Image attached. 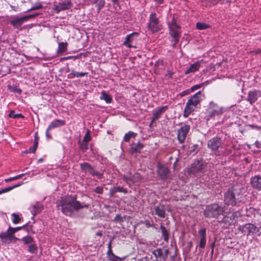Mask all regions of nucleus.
<instances>
[{
  "label": "nucleus",
  "mask_w": 261,
  "mask_h": 261,
  "mask_svg": "<svg viewBox=\"0 0 261 261\" xmlns=\"http://www.w3.org/2000/svg\"><path fill=\"white\" fill-rule=\"evenodd\" d=\"M50 129H48V128L46 129V132H45V136L47 139H50L51 138V136L49 134V132Z\"/></svg>",
  "instance_id": "59"
},
{
  "label": "nucleus",
  "mask_w": 261,
  "mask_h": 261,
  "mask_svg": "<svg viewBox=\"0 0 261 261\" xmlns=\"http://www.w3.org/2000/svg\"><path fill=\"white\" fill-rule=\"evenodd\" d=\"M137 135L136 133H135L133 132H129L128 133L125 134L123 137V141L124 142H128L129 141L130 139L132 138H135Z\"/></svg>",
  "instance_id": "32"
},
{
  "label": "nucleus",
  "mask_w": 261,
  "mask_h": 261,
  "mask_svg": "<svg viewBox=\"0 0 261 261\" xmlns=\"http://www.w3.org/2000/svg\"><path fill=\"white\" fill-rule=\"evenodd\" d=\"M169 254V250L168 249L160 248L152 251V254L157 261H166Z\"/></svg>",
  "instance_id": "14"
},
{
  "label": "nucleus",
  "mask_w": 261,
  "mask_h": 261,
  "mask_svg": "<svg viewBox=\"0 0 261 261\" xmlns=\"http://www.w3.org/2000/svg\"><path fill=\"white\" fill-rule=\"evenodd\" d=\"M237 214H238V217L240 216V214L239 212H235V213H233L232 214L230 219H231V218H232L233 219H234L235 217H237Z\"/></svg>",
  "instance_id": "62"
},
{
  "label": "nucleus",
  "mask_w": 261,
  "mask_h": 261,
  "mask_svg": "<svg viewBox=\"0 0 261 261\" xmlns=\"http://www.w3.org/2000/svg\"><path fill=\"white\" fill-rule=\"evenodd\" d=\"M16 180V178L15 177H10V178H7V179H5V181L6 182H10V181H13V180Z\"/></svg>",
  "instance_id": "63"
},
{
  "label": "nucleus",
  "mask_w": 261,
  "mask_h": 261,
  "mask_svg": "<svg viewBox=\"0 0 261 261\" xmlns=\"http://www.w3.org/2000/svg\"><path fill=\"white\" fill-rule=\"evenodd\" d=\"M203 62V60L197 61L192 64H191L190 67L185 71V74L186 75L189 74L190 73H194L199 70V68L201 66V63Z\"/></svg>",
  "instance_id": "22"
},
{
  "label": "nucleus",
  "mask_w": 261,
  "mask_h": 261,
  "mask_svg": "<svg viewBox=\"0 0 261 261\" xmlns=\"http://www.w3.org/2000/svg\"><path fill=\"white\" fill-rule=\"evenodd\" d=\"M24 18L25 17H22L14 19L10 21V24L14 28H18L20 27L24 21H25Z\"/></svg>",
  "instance_id": "27"
},
{
  "label": "nucleus",
  "mask_w": 261,
  "mask_h": 261,
  "mask_svg": "<svg viewBox=\"0 0 261 261\" xmlns=\"http://www.w3.org/2000/svg\"><path fill=\"white\" fill-rule=\"evenodd\" d=\"M89 206V204L77 201V196L75 195L62 197L57 202L58 210H60L63 214L69 217L73 216L80 210L84 208H88Z\"/></svg>",
  "instance_id": "1"
},
{
  "label": "nucleus",
  "mask_w": 261,
  "mask_h": 261,
  "mask_svg": "<svg viewBox=\"0 0 261 261\" xmlns=\"http://www.w3.org/2000/svg\"><path fill=\"white\" fill-rule=\"evenodd\" d=\"M67 42H59L58 44V52L63 53L67 50Z\"/></svg>",
  "instance_id": "33"
},
{
  "label": "nucleus",
  "mask_w": 261,
  "mask_h": 261,
  "mask_svg": "<svg viewBox=\"0 0 261 261\" xmlns=\"http://www.w3.org/2000/svg\"><path fill=\"white\" fill-rule=\"evenodd\" d=\"M155 214L159 217L164 218L166 216L165 206L163 204H159L154 207Z\"/></svg>",
  "instance_id": "23"
},
{
  "label": "nucleus",
  "mask_w": 261,
  "mask_h": 261,
  "mask_svg": "<svg viewBox=\"0 0 261 261\" xmlns=\"http://www.w3.org/2000/svg\"><path fill=\"white\" fill-rule=\"evenodd\" d=\"M248 127H251L252 129H256L257 130H260L261 133V127L260 126L254 124H249L248 125Z\"/></svg>",
  "instance_id": "53"
},
{
  "label": "nucleus",
  "mask_w": 261,
  "mask_h": 261,
  "mask_svg": "<svg viewBox=\"0 0 261 261\" xmlns=\"http://www.w3.org/2000/svg\"><path fill=\"white\" fill-rule=\"evenodd\" d=\"M88 74V72H76L74 70H71V73L70 74L68 75V76L71 75V77H83L84 76H87Z\"/></svg>",
  "instance_id": "31"
},
{
  "label": "nucleus",
  "mask_w": 261,
  "mask_h": 261,
  "mask_svg": "<svg viewBox=\"0 0 261 261\" xmlns=\"http://www.w3.org/2000/svg\"><path fill=\"white\" fill-rule=\"evenodd\" d=\"M170 174L168 167L165 165L159 163L157 164V174L160 178L163 180H166Z\"/></svg>",
  "instance_id": "15"
},
{
  "label": "nucleus",
  "mask_w": 261,
  "mask_h": 261,
  "mask_svg": "<svg viewBox=\"0 0 261 261\" xmlns=\"http://www.w3.org/2000/svg\"><path fill=\"white\" fill-rule=\"evenodd\" d=\"M258 211L253 207H249L246 210V215L250 218H255Z\"/></svg>",
  "instance_id": "28"
},
{
  "label": "nucleus",
  "mask_w": 261,
  "mask_h": 261,
  "mask_svg": "<svg viewBox=\"0 0 261 261\" xmlns=\"http://www.w3.org/2000/svg\"><path fill=\"white\" fill-rule=\"evenodd\" d=\"M190 129V126L187 124H184L178 129L177 137L179 143L182 144L185 142Z\"/></svg>",
  "instance_id": "13"
},
{
  "label": "nucleus",
  "mask_w": 261,
  "mask_h": 261,
  "mask_svg": "<svg viewBox=\"0 0 261 261\" xmlns=\"http://www.w3.org/2000/svg\"><path fill=\"white\" fill-rule=\"evenodd\" d=\"M20 185H21V183L15 185H14L13 186H11V187H7V188H5L2 189L0 190V195L2 194L3 193H5L9 192L11 190H13V189L20 186Z\"/></svg>",
  "instance_id": "34"
},
{
  "label": "nucleus",
  "mask_w": 261,
  "mask_h": 261,
  "mask_svg": "<svg viewBox=\"0 0 261 261\" xmlns=\"http://www.w3.org/2000/svg\"><path fill=\"white\" fill-rule=\"evenodd\" d=\"M37 250V247L36 244H33L29 247V251L32 253H34Z\"/></svg>",
  "instance_id": "45"
},
{
  "label": "nucleus",
  "mask_w": 261,
  "mask_h": 261,
  "mask_svg": "<svg viewBox=\"0 0 261 261\" xmlns=\"http://www.w3.org/2000/svg\"><path fill=\"white\" fill-rule=\"evenodd\" d=\"M224 112L223 107L219 106L213 101L209 103L206 110L205 119L206 121L214 119L216 117L221 116Z\"/></svg>",
  "instance_id": "5"
},
{
  "label": "nucleus",
  "mask_w": 261,
  "mask_h": 261,
  "mask_svg": "<svg viewBox=\"0 0 261 261\" xmlns=\"http://www.w3.org/2000/svg\"><path fill=\"white\" fill-rule=\"evenodd\" d=\"M92 191L97 194H102L103 193V188L102 187L98 186L95 189H93Z\"/></svg>",
  "instance_id": "42"
},
{
  "label": "nucleus",
  "mask_w": 261,
  "mask_h": 261,
  "mask_svg": "<svg viewBox=\"0 0 261 261\" xmlns=\"http://www.w3.org/2000/svg\"><path fill=\"white\" fill-rule=\"evenodd\" d=\"M144 147V145L140 142L138 143L134 142L130 145V151L132 153L140 152Z\"/></svg>",
  "instance_id": "25"
},
{
  "label": "nucleus",
  "mask_w": 261,
  "mask_h": 261,
  "mask_svg": "<svg viewBox=\"0 0 261 261\" xmlns=\"http://www.w3.org/2000/svg\"><path fill=\"white\" fill-rule=\"evenodd\" d=\"M239 190L236 186L228 188L224 194V202L227 205H237L241 201Z\"/></svg>",
  "instance_id": "2"
},
{
  "label": "nucleus",
  "mask_w": 261,
  "mask_h": 261,
  "mask_svg": "<svg viewBox=\"0 0 261 261\" xmlns=\"http://www.w3.org/2000/svg\"><path fill=\"white\" fill-rule=\"evenodd\" d=\"M80 148L83 151H86L88 148V142H85H85L84 141H82L80 143Z\"/></svg>",
  "instance_id": "43"
},
{
  "label": "nucleus",
  "mask_w": 261,
  "mask_h": 261,
  "mask_svg": "<svg viewBox=\"0 0 261 261\" xmlns=\"http://www.w3.org/2000/svg\"><path fill=\"white\" fill-rule=\"evenodd\" d=\"M222 143L221 138L216 136L208 140L207 142V148L217 154L219 153V150L221 147Z\"/></svg>",
  "instance_id": "11"
},
{
  "label": "nucleus",
  "mask_w": 261,
  "mask_h": 261,
  "mask_svg": "<svg viewBox=\"0 0 261 261\" xmlns=\"http://www.w3.org/2000/svg\"><path fill=\"white\" fill-rule=\"evenodd\" d=\"M198 234L201 238H206V229L205 228H201L198 231Z\"/></svg>",
  "instance_id": "46"
},
{
  "label": "nucleus",
  "mask_w": 261,
  "mask_h": 261,
  "mask_svg": "<svg viewBox=\"0 0 261 261\" xmlns=\"http://www.w3.org/2000/svg\"><path fill=\"white\" fill-rule=\"evenodd\" d=\"M38 15L37 14H32V15H27V16H23V17H25L24 18V20L25 21H27L28 19L29 18H33L36 16Z\"/></svg>",
  "instance_id": "60"
},
{
  "label": "nucleus",
  "mask_w": 261,
  "mask_h": 261,
  "mask_svg": "<svg viewBox=\"0 0 261 261\" xmlns=\"http://www.w3.org/2000/svg\"><path fill=\"white\" fill-rule=\"evenodd\" d=\"M30 208L33 218L42 211L43 206L41 203L37 202L35 204L32 205Z\"/></svg>",
  "instance_id": "24"
},
{
  "label": "nucleus",
  "mask_w": 261,
  "mask_h": 261,
  "mask_svg": "<svg viewBox=\"0 0 261 261\" xmlns=\"http://www.w3.org/2000/svg\"><path fill=\"white\" fill-rule=\"evenodd\" d=\"M107 254L108 258L109 259L110 257L112 256V255L115 254L113 252L112 248L110 247L109 249L108 250Z\"/></svg>",
  "instance_id": "54"
},
{
  "label": "nucleus",
  "mask_w": 261,
  "mask_h": 261,
  "mask_svg": "<svg viewBox=\"0 0 261 261\" xmlns=\"http://www.w3.org/2000/svg\"><path fill=\"white\" fill-rule=\"evenodd\" d=\"M225 211L224 206H222L217 203H214L206 206L203 211V215L206 218H217L220 215H223Z\"/></svg>",
  "instance_id": "4"
},
{
  "label": "nucleus",
  "mask_w": 261,
  "mask_h": 261,
  "mask_svg": "<svg viewBox=\"0 0 261 261\" xmlns=\"http://www.w3.org/2000/svg\"><path fill=\"white\" fill-rule=\"evenodd\" d=\"M206 244V238H200L199 242V247L203 249L205 247Z\"/></svg>",
  "instance_id": "47"
},
{
  "label": "nucleus",
  "mask_w": 261,
  "mask_h": 261,
  "mask_svg": "<svg viewBox=\"0 0 261 261\" xmlns=\"http://www.w3.org/2000/svg\"><path fill=\"white\" fill-rule=\"evenodd\" d=\"M114 190L116 193L117 192H122L124 194L127 193V189L126 188H124L121 187H114Z\"/></svg>",
  "instance_id": "41"
},
{
  "label": "nucleus",
  "mask_w": 261,
  "mask_h": 261,
  "mask_svg": "<svg viewBox=\"0 0 261 261\" xmlns=\"http://www.w3.org/2000/svg\"><path fill=\"white\" fill-rule=\"evenodd\" d=\"M115 193H116V192L114 190V187H113L110 189L109 195H110V197H114Z\"/></svg>",
  "instance_id": "57"
},
{
  "label": "nucleus",
  "mask_w": 261,
  "mask_h": 261,
  "mask_svg": "<svg viewBox=\"0 0 261 261\" xmlns=\"http://www.w3.org/2000/svg\"><path fill=\"white\" fill-rule=\"evenodd\" d=\"M210 27V25L203 22H197L196 23V28L200 30L206 29Z\"/></svg>",
  "instance_id": "36"
},
{
  "label": "nucleus",
  "mask_w": 261,
  "mask_h": 261,
  "mask_svg": "<svg viewBox=\"0 0 261 261\" xmlns=\"http://www.w3.org/2000/svg\"><path fill=\"white\" fill-rule=\"evenodd\" d=\"M72 3L70 0H64L58 5H54L53 10L57 13L62 11L69 10L72 7Z\"/></svg>",
  "instance_id": "16"
},
{
  "label": "nucleus",
  "mask_w": 261,
  "mask_h": 261,
  "mask_svg": "<svg viewBox=\"0 0 261 261\" xmlns=\"http://www.w3.org/2000/svg\"><path fill=\"white\" fill-rule=\"evenodd\" d=\"M147 28L152 33L158 32L162 29V25L160 23L159 19L155 13L152 12L149 15Z\"/></svg>",
  "instance_id": "9"
},
{
  "label": "nucleus",
  "mask_w": 261,
  "mask_h": 261,
  "mask_svg": "<svg viewBox=\"0 0 261 261\" xmlns=\"http://www.w3.org/2000/svg\"><path fill=\"white\" fill-rule=\"evenodd\" d=\"M37 148L36 147H35L33 145L28 150V151H27V152H29V153H35L36 150Z\"/></svg>",
  "instance_id": "56"
},
{
  "label": "nucleus",
  "mask_w": 261,
  "mask_h": 261,
  "mask_svg": "<svg viewBox=\"0 0 261 261\" xmlns=\"http://www.w3.org/2000/svg\"><path fill=\"white\" fill-rule=\"evenodd\" d=\"M123 179L128 185L130 184H135L139 182L142 178L140 173H135L132 174L131 173H128L123 175Z\"/></svg>",
  "instance_id": "17"
},
{
  "label": "nucleus",
  "mask_w": 261,
  "mask_h": 261,
  "mask_svg": "<svg viewBox=\"0 0 261 261\" xmlns=\"http://www.w3.org/2000/svg\"><path fill=\"white\" fill-rule=\"evenodd\" d=\"M261 53V49L259 48L250 51V54L253 55H257Z\"/></svg>",
  "instance_id": "55"
},
{
  "label": "nucleus",
  "mask_w": 261,
  "mask_h": 261,
  "mask_svg": "<svg viewBox=\"0 0 261 261\" xmlns=\"http://www.w3.org/2000/svg\"><path fill=\"white\" fill-rule=\"evenodd\" d=\"M209 6H214L218 4L220 0H205Z\"/></svg>",
  "instance_id": "49"
},
{
  "label": "nucleus",
  "mask_w": 261,
  "mask_h": 261,
  "mask_svg": "<svg viewBox=\"0 0 261 261\" xmlns=\"http://www.w3.org/2000/svg\"><path fill=\"white\" fill-rule=\"evenodd\" d=\"M173 74H174V72L172 71L168 70V73L166 74V76H168L169 78H172V76Z\"/></svg>",
  "instance_id": "64"
},
{
  "label": "nucleus",
  "mask_w": 261,
  "mask_h": 261,
  "mask_svg": "<svg viewBox=\"0 0 261 261\" xmlns=\"http://www.w3.org/2000/svg\"><path fill=\"white\" fill-rule=\"evenodd\" d=\"M138 36V33H133L129 35H128L125 37V40L123 43V44L129 47L132 48L135 47L133 45L134 41L135 40L134 37H137Z\"/></svg>",
  "instance_id": "20"
},
{
  "label": "nucleus",
  "mask_w": 261,
  "mask_h": 261,
  "mask_svg": "<svg viewBox=\"0 0 261 261\" xmlns=\"http://www.w3.org/2000/svg\"><path fill=\"white\" fill-rule=\"evenodd\" d=\"M81 170L86 174L89 173L92 176H95L98 179H101L103 177V173L96 170L94 168L88 163L85 162L80 164Z\"/></svg>",
  "instance_id": "10"
},
{
  "label": "nucleus",
  "mask_w": 261,
  "mask_h": 261,
  "mask_svg": "<svg viewBox=\"0 0 261 261\" xmlns=\"http://www.w3.org/2000/svg\"><path fill=\"white\" fill-rule=\"evenodd\" d=\"M160 65H163V61L162 60H158L155 63V67H159Z\"/></svg>",
  "instance_id": "58"
},
{
  "label": "nucleus",
  "mask_w": 261,
  "mask_h": 261,
  "mask_svg": "<svg viewBox=\"0 0 261 261\" xmlns=\"http://www.w3.org/2000/svg\"><path fill=\"white\" fill-rule=\"evenodd\" d=\"M250 182L253 188L261 190V176L255 175L252 177L250 178Z\"/></svg>",
  "instance_id": "21"
},
{
  "label": "nucleus",
  "mask_w": 261,
  "mask_h": 261,
  "mask_svg": "<svg viewBox=\"0 0 261 261\" xmlns=\"http://www.w3.org/2000/svg\"><path fill=\"white\" fill-rule=\"evenodd\" d=\"M168 26L170 35L172 37V42H174L173 45L174 46L179 42L181 36L180 27L176 24L174 17L171 21L169 22Z\"/></svg>",
  "instance_id": "7"
},
{
  "label": "nucleus",
  "mask_w": 261,
  "mask_h": 261,
  "mask_svg": "<svg viewBox=\"0 0 261 261\" xmlns=\"http://www.w3.org/2000/svg\"><path fill=\"white\" fill-rule=\"evenodd\" d=\"M168 109V106L156 108L153 111L150 124H152L155 120L159 119L161 115L164 113Z\"/></svg>",
  "instance_id": "18"
},
{
  "label": "nucleus",
  "mask_w": 261,
  "mask_h": 261,
  "mask_svg": "<svg viewBox=\"0 0 261 261\" xmlns=\"http://www.w3.org/2000/svg\"><path fill=\"white\" fill-rule=\"evenodd\" d=\"M204 84H205V83H201V84H197V85H195L193 86L190 88L191 91V92H193V91H194L195 90H197L201 88Z\"/></svg>",
  "instance_id": "44"
},
{
  "label": "nucleus",
  "mask_w": 261,
  "mask_h": 261,
  "mask_svg": "<svg viewBox=\"0 0 261 261\" xmlns=\"http://www.w3.org/2000/svg\"><path fill=\"white\" fill-rule=\"evenodd\" d=\"M22 241L25 245L32 243L34 242V239L31 236L24 237L22 239Z\"/></svg>",
  "instance_id": "37"
},
{
  "label": "nucleus",
  "mask_w": 261,
  "mask_h": 261,
  "mask_svg": "<svg viewBox=\"0 0 261 261\" xmlns=\"http://www.w3.org/2000/svg\"><path fill=\"white\" fill-rule=\"evenodd\" d=\"M12 216L13 218L12 219V222L14 224H17L20 221L21 218L19 217V216L18 214H15V213H13L12 214Z\"/></svg>",
  "instance_id": "39"
},
{
  "label": "nucleus",
  "mask_w": 261,
  "mask_h": 261,
  "mask_svg": "<svg viewBox=\"0 0 261 261\" xmlns=\"http://www.w3.org/2000/svg\"><path fill=\"white\" fill-rule=\"evenodd\" d=\"M64 125H65V122L64 120L57 119L51 122L47 128L48 129H51Z\"/></svg>",
  "instance_id": "26"
},
{
  "label": "nucleus",
  "mask_w": 261,
  "mask_h": 261,
  "mask_svg": "<svg viewBox=\"0 0 261 261\" xmlns=\"http://www.w3.org/2000/svg\"><path fill=\"white\" fill-rule=\"evenodd\" d=\"M261 96V91L254 90L248 92L247 100L252 105Z\"/></svg>",
  "instance_id": "19"
},
{
  "label": "nucleus",
  "mask_w": 261,
  "mask_h": 261,
  "mask_svg": "<svg viewBox=\"0 0 261 261\" xmlns=\"http://www.w3.org/2000/svg\"><path fill=\"white\" fill-rule=\"evenodd\" d=\"M190 92H191L190 89H187L186 90H185V91L181 92L180 93V95L181 97H183V96H186L187 95L189 94L190 93Z\"/></svg>",
  "instance_id": "51"
},
{
  "label": "nucleus",
  "mask_w": 261,
  "mask_h": 261,
  "mask_svg": "<svg viewBox=\"0 0 261 261\" xmlns=\"http://www.w3.org/2000/svg\"><path fill=\"white\" fill-rule=\"evenodd\" d=\"M96 4V6L97 7V11L99 12L101 9L105 6V0H98Z\"/></svg>",
  "instance_id": "38"
},
{
  "label": "nucleus",
  "mask_w": 261,
  "mask_h": 261,
  "mask_svg": "<svg viewBox=\"0 0 261 261\" xmlns=\"http://www.w3.org/2000/svg\"><path fill=\"white\" fill-rule=\"evenodd\" d=\"M90 140L91 137L89 134V132H87L84 137L83 141L88 142L90 141Z\"/></svg>",
  "instance_id": "50"
},
{
  "label": "nucleus",
  "mask_w": 261,
  "mask_h": 261,
  "mask_svg": "<svg viewBox=\"0 0 261 261\" xmlns=\"http://www.w3.org/2000/svg\"><path fill=\"white\" fill-rule=\"evenodd\" d=\"M27 226H28V224H26L22 226L14 228L10 226L6 231L2 232L1 236L3 239L4 242L9 244L12 242H15L18 239L14 236V233L16 231L25 228Z\"/></svg>",
  "instance_id": "6"
},
{
  "label": "nucleus",
  "mask_w": 261,
  "mask_h": 261,
  "mask_svg": "<svg viewBox=\"0 0 261 261\" xmlns=\"http://www.w3.org/2000/svg\"><path fill=\"white\" fill-rule=\"evenodd\" d=\"M160 229L161 230L162 234L164 240L165 242H168L169 238V231L163 225H161Z\"/></svg>",
  "instance_id": "29"
},
{
  "label": "nucleus",
  "mask_w": 261,
  "mask_h": 261,
  "mask_svg": "<svg viewBox=\"0 0 261 261\" xmlns=\"http://www.w3.org/2000/svg\"><path fill=\"white\" fill-rule=\"evenodd\" d=\"M206 168V163H204L202 159L196 160L190 167L187 169V172L189 175H194L198 173L205 172Z\"/></svg>",
  "instance_id": "8"
},
{
  "label": "nucleus",
  "mask_w": 261,
  "mask_h": 261,
  "mask_svg": "<svg viewBox=\"0 0 261 261\" xmlns=\"http://www.w3.org/2000/svg\"><path fill=\"white\" fill-rule=\"evenodd\" d=\"M204 95L201 91L197 92L196 93L191 96L190 98L186 103L184 110L183 116L185 118H187L192 112H193L197 106L200 103L202 100Z\"/></svg>",
  "instance_id": "3"
},
{
  "label": "nucleus",
  "mask_w": 261,
  "mask_h": 261,
  "mask_svg": "<svg viewBox=\"0 0 261 261\" xmlns=\"http://www.w3.org/2000/svg\"><path fill=\"white\" fill-rule=\"evenodd\" d=\"M42 8V5L40 3H37L35 5L32 6L30 9L27 11V12H30L33 10H39Z\"/></svg>",
  "instance_id": "40"
},
{
  "label": "nucleus",
  "mask_w": 261,
  "mask_h": 261,
  "mask_svg": "<svg viewBox=\"0 0 261 261\" xmlns=\"http://www.w3.org/2000/svg\"><path fill=\"white\" fill-rule=\"evenodd\" d=\"M100 99L101 100H104L107 103H110L112 101V98L110 95L104 91L101 92Z\"/></svg>",
  "instance_id": "30"
},
{
  "label": "nucleus",
  "mask_w": 261,
  "mask_h": 261,
  "mask_svg": "<svg viewBox=\"0 0 261 261\" xmlns=\"http://www.w3.org/2000/svg\"><path fill=\"white\" fill-rule=\"evenodd\" d=\"M109 259L110 261H122V258L117 256L115 254L113 255L112 256L110 257Z\"/></svg>",
  "instance_id": "48"
},
{
  "label": "nucleus",
  "mask_w": 261,
  "mask_h": 261,
  "mask_svg": "<svg viewBox=\"0 0 261 261\" xmlns=\"http://www.w3.org/2000/svg\"><path fill=\"white\" fill-rule=\"evenodd\" d=\"M114 221L118 222H121L123 221V219L120 215H117L114 218Z\"/></svg>",
  "instance_id": "52"
},
{
  "label": "nucleus",
  "mask_w": 261,
  "mask_h": 261,
  "mask_svg": "<svg viewBox=\"0 0 261 261\" xmlns=\"http://www.w3.org/2000/svg\"><path fill=\"white\" fill-rule=\"evenodd\" d=\"M9 117L10 118H12L14 119L16 118H23L24 116L22 114L19 113V114H16L14 110H11L9 114Z\"/></svg>",
  "instance_id": "35"
},
{
  "label": "nucleus",
  "mask_w": 261,
  "mask_h": 261,
  "mask_svg": "<svg viewBox=\"0 0 261 261\" xmlns=\"http://www.w3.org/2000/svg\"><path fill=\"white\" fill-rule=\"evenodd\" d=\"M254 145L257 148L260 149L261 148V143L258 141H255Z\"/></svg>",
  "instance_id": "61"
},
{
  "label": "nucleus",
  "mask_w": 261,
  "mask_h": 261,
  "mask_svg": "<svg viewBox=\"0 0 261 261\" xmlns=\"http://www.w3.org/2000/svg\"><path fill=\"white\" fill-rule=\"evenodd\" d=\"M240 230L244 232L247 231V236L254 235L258 233V236H261V226L257 227L253 224L247 223L242 227V229L239 228Z\"/></svg>",
  "instance_id": "12"
}]
</instances>
